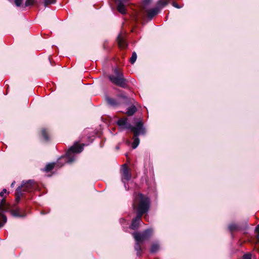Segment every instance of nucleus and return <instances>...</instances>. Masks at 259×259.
<instances>
[{"label":"nucleus","mask_w":259,"mask_h":259,"mask_svg":"<svg viewBox=\"0 0 259 259\" xmlns=\"http://www.w3.org/2000/svg\"><path fill=\"white\" fill-rule=\"evenodd\" d=\"M117 124L119 126L123 129L130 130L134 134L133 136V143L132 144V147L133 149H136L139 144L140 139L138 136L140 135H145L146 133V130L144 127L143 123L141 120L137 122L135 126H133L131 124L127 122V118H122L119 119Z\"/></svg>","instance_id":"f257e3e1"},{"label":"nucleus","mask_w":259,"mask_h":259,"mask_svg":"<svg viewBox=\"0 0 259 259\" xmlns=\"http://www.w3.org/2000/svg\"><path fill=\"white\" fill-rule=\"evenodd\" d=\"M150 201L148 197L141 193H135L133 207L137 210L140 215L147 212L150 207Z\"/></svg>","instance_id":"f03ea898"},{"label":"nucleus","mask_w":259,"mask_h":259,"mask_svg":"<svg viewBox=\"0 0 259 259\" xmlns=\"http://www.w3.org/2000/svg\"><path fill=\"white\" fill-rule=\"evenodd\" d=\"M152 229H148L142 233H135L133 234L134 237L136 241L135 245V249L137 251V255L141 254V244L145 240L148 239L152 234Z\"/></svg>","instance_id":"7ed1b4c3"},{"label":"nucleus","mask_w":259,"mask_h":259,"mask_svg":"<svg viewBox=\"0 0 259 259\" xmlns=\"http://www.w3.org/2000/svg\"><path fill=\"white\" fill-rule=\"evenodd\" d=\"M110 81L114 84L121 88L126 87V81L121 71L118 68L114 69V74L109 76Z\"/></svg>","instance_id":"20e7f679"},{"label":"nucleus","mask_w":259,"mask_h":259,"mask_svg":"<svg viewBox=\"0 0 259 259\" xmlns=\"http://www.w3.org/2000/svg\"><path fill=\"white\" fill-rule=\"evenodd\" d=\"M34 181L33 180H28L27 181H23L21 186L17 188L16 190V198L19 199L22 195V191L30 192L34 189Z\"/></svg>","instance_id":"39448f33"},{"label":"nucleus","mask_w":259,"mask_h":259,"mask_svg":"<svg viewBox=\"0 0 259 259\" xmlns=\"http://www.w3.org/2000/svg\"><path fill=\"white\" fill-rule=\"evenodd\" d=\"M84 146V144H83V145L75 144L70 147L66 154L65 158L67 160L66 162H72L74 159V154L81 152L83 150Z\"/></svg>","instance_id":"423d86ee"},{"label":"nucleus","mask_w":259,"mask_h":259,"mask_svg":"<svg viewBox=\"0 0 259 259\" xmlns=\"http://www.w3.org/2000/svg\"><path fill=\"white\" fill-rule=\"evenodd\" d=\"M8 209L6 200L3 198L0 202V228L2 227L7 221V217L4 213L8 211Z\"/></svg>","instance_id":"0eeeda50"},{"label":"nucleus","mask_w":259,"mask_h":259,"mask_svg":"<svg viewBox=\"0 0 259 259\" xmlns=\"http://www.w3.org/2000/svg\"><path fill=\"white\" fill-rule=\"evenodd\" d=\"M131 178V174L129 171V169L127 166L124 164L122 166V170L121 171V179L123 183H125V181H129Z\"/></svg>","instance_id":"6e6552de"},{"label":"nucleus","mask_w":259,"mask_h":259,"mask_svg":"<svg viewBox=\"0 0 259 259\" xmlns=\"http://www.w3.org/2000/svg\"><path fill=\"white\" fill-rule=\"evenodd\" d=\"M128 1V0H118L117 9L119 13L122 14L126 13V9L124 4L126 3Z\"/></svg>","instance_id":"1a4fd4ad"},{"label":"nucleus","mask_w":259,"mask_h":259,"mask_svg":"<svg viewBox=\"0 0 259 259\" xmlns=\"http://www.w3.org/2000/svg\"><path fill=\"white\" fill-rule=\"evenodd\" d=\"M142 215H140L139 214L137 213V215L135 219H134L132 223L130 228L133 230H136L138 228L140 223L141 221V218Z\"/></svg>","instance_id":"9d476101"},{"label":"nucleus","mask_w":259,"mask_h":259,"mask_svg":"<svg viewBox=\"0 0 259 259\" xmlns=\"http://www.w3.org/2000/svg\"><path fill=\"white\" fill-rule=\"evenodd\" d=\"M117 40L119 48L123 49L127 46V44L125 40L124 36L122 34L120 33L118 35Z\"/></svg>","instance_id":"9b49d317"},{"label":"nucleus","mask_w":259,"mask_h":259,"mask_svg":"<svg viewBox=\"0 0 259 259\" xmlns=\"http://www.w3.org/2000/svg\"><path fill=\"white\" fill-rule=\"evenodd\" d=\"M159 10H160V9L157 7L155 8L150 9L147 12L148 17L150 19H152L154 16H155L156 15H157L158 14Z\"/></svg>","instance_id":"f8f14e48"},{"label":"nucleus","mask_w":259,"mask_h":259,"mask_svg":"<svg viewBox=\"0 0 259 259\" xmlns=\"http://www.w3.org/2000/svg\"><path fill=\"white\" fill-rule=\"evenodd\" d=\"M136 111H137V108L135 106L133 105L128 108L127 111L126 112V114L128 115L131 116V115H133V114H134V113Z\"/></svg>","instance_id":"ddd939ff"},{"label":"nucleus","mask_w":259,"mask_h":259,"mask_svg":"<svg viewBox=\"0 0 259 259\" xmlns=\"http://www.w3.org/2000/svg\"><path fill=\"white\" fill-rule=\"evenodd\" d=\"M106 100L108 104L112 106H116L118 104L117 101L114 99L107 98Z\"/></svg>","instance_id":"4468645a"},{"label":"nucleus","mask_w":259,"mask_h":259,"mask_svg":"<svg viewBox=\"0 0 259 259\" xmlns=\"http://www.w3.org/2000/svg\"><path fill=\"white\" fill-rule=\"evenodd\" d=\"M55 163H51L47 164L46 167L44 168V171L46 172H49L52 170L53 168L54 167Z\"/></svg>","instance_id":"2eb2a0df"},{"label":"nucleus","mask_w":259,"mask_h":259,"mask_svg":"<svg viewBox=\"0 0 259 259\" xmlns=\"http://www.w3.org/2000/svg\"><path fill=\"white\" fill-rule=\"evenodd\" d=\"M159 248V246L158 244L154 243L151 246L150 250L152 253H155L158 250Z\"/></svg>","instance_id":"dca6fc26"},{"label":"nucleus","mask_w":259,"mask_h":259,"mask_svg":"<svg viewBox=\"0 0 259 259\" xmlns=\"http://www.w3.org/2000/svg\"><path fill=\"white\" fill-rule=\"evenodd\" d=\"M168 2L167 0H159L158 2V5L161 7H163L168 4Z\"/></svg>","instance_id":"f3484780"},{"label":"nucleus","mask_w":259,"mask_h":259,"mask_svg":"<svg viewBox=\"0 0 259 259\" xmlns=\"http://www.w3.org/2000/svg\"><path fill=\"white\" fill-rule=\"evenodd\" d=\"M137 56L136 52H133L132 53V56L130 58V62L132 64H134L135 62L137 59Z\"/></svg>","instance_id":"a211bd4d"},{"label":"nucleus","mask_w":259,"mask_h":259,"mask_svg":"<svg viewBox=\"0 0 259 259\" xmlns=\"http://www.w3.org/2000/svg\"><path fill=\"white\" fill-rule=\"evenodd\" d=\"M12 214H13V215L14 216H16V217H24V215H21L20 214V210L19 209H17V210H14L12 211Z\"/></svg>","instance_id":"6ab92c4d"},{"label":"nucleus","mask_w":259,"mask_h":259,"mask_svg":"<svg viewBox=\"0 0 259 259\" xmlns=\"http://www.w3.org/2000/svg\"><path fill=\"white\" fill-rule=\"evenodd\" d=\"M237 226L234 224H232L229 226V229L231 232L235 231L237 229Z\"/></svg>","instance_id":"aec40b11"},{"label":"nucleus","mask_w":259,"mask_h":259,"mask_svg":"<svg viewBox=\"0 0 259 259\" xmlns=\"http://www.w3.org/2000/svg\"><path fill=\"white\" fill-rule=\"evenodd\" d=\"M56 3V0H44V5L45 7L48 6L49 5L54 4Z\"/></svg>","instance_id":"412c9836"},{"label":"nucleus","mask_w":259,"mask_h":259,"mask_svg":"<svg viewBox=\"0 0 259 259\" xmlns=\"http://www.w3.org/2000/svg\"><path fill=\"white\" fill-rule=\"evenodd\" d=\"M35 3V0H26L25 3V6L28 7L33 5Z\"/></svg>","instance_id":"4be33fe9"},{"label":"nucleus","mask_w":259,"mask_h":259,"mask_svg":"<svg viewBox=\"0 0 259 259\" xmlns=\"http://www.w3.org/2000/svg\"><path fill=\"white\" fill-rule=\"evenodd\" d=\"M42 135L46 140H49V137L48 136L47 132L45 130H43L42 131Z\"/></svg>","instance_id":"5701e85b"},{"label":"nucleus","mask_w":259,"mask_h":259,"mask_svg":"<svg viewBox=\"0 0 259 259\" xmlns=\"http://www.w3.org/2000/svg\"><path fill=\"white\" fill-rule=\"evenodd\" d=\"M242 259H251V254L250 253H246L243 255Z\"/></svg>","instance_id":"b1692460"},{"label":"nucleus","mask_w":259,"mask_h":259,"mask_svg":"<svg viewBox=\"0 0 259 259\" xmlns=\"http://www.w3.org/2000/svg\"><path fill=\"white\" fill-rule=\"evenodd\" d=\"M23 0H15L14 3L17 7H20L22 3Z\"/></svg>","instance_id":"393cba45"},{"label":"nucleus","mask_w":259,"mask_h":259,"mask_svg":"<svg viewBox=\"0 0 259 259\" xmlns=\"http://www.w3.org/2000/svg\"><path fill=\"white\" fill-rule=\"evenodd\" d=\"M7 192V190L6 189H4L3 191L0 193V196L3 197L5 193Z\"/></svg>","instance_id":"a878e982"},{"label":"nucleus","mask_w":259,"mask_h":259,"mask_svg":"<svg viewBox=\"0 0 259 259\" xmlns=\"http://www.w3.org/2000/svg\"><path fill=\"white\" fill-rule=\"evenodd\" d=\"M172 6H173L174 7H175V8H178V9H179V8H181V7H180V6L178 5V4L177 3H175V2H174V3H172Z\"/></svg>","instance_id":"bb28decb"},{"label":"nucleus","mask_w":259,"mask_h":259,"mask_svg":"<svg viewBox=\"0 0 259 259\" xmlns=\"http://www.w3.org/2000/svg\"><path fill=\"white\" fill-rule=\"evenodd\" d=\"M255 231L259 234V224L256 227Z\"/></svg>","instance_id":"cd10ccee"},{"label":"nucleus","mask_w":259,"mask_h":259,"mask_svg":"<svg viewBox=\"0 0 259 259\" xmlns=\"http://www.w3.org/2000/svg\"><path fill=\"white\" fill-rule=\"evenodd\" d=\"M151 0H144V2L146 4H148L150 2Z\"/></svg>","instance_id":"c85d7f7f"},{"label":"nucleus","mask_w":259,"mask_h":259,"mask_svg":"<svg viewBox=\"0 0 259 259\" xmlns=\"http://www.w3.org/2000/svg\"><path fill=\"white\" fill-rule=\"evenodd\" d=\"M15 181H13V182L12 183V184H11V186L12 187H14V186L15 185Z\"/></svg>","instance_id":"c756f323"},{"label":"nucleus","mask_w":259,"mask_h":259,"mask_svg":"<svg viewBox=\"0 0 259 259\" xmlns=\"http://www.w3.org/2000/svg\"><path fill=\"white\" fill-rule=\"evenodd\" d=\"M257 237L259 239V234L257 236Z\"/></svg>","instance_id":"7c9ffc66"}]
</instances>
